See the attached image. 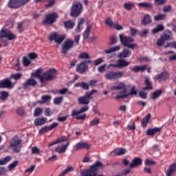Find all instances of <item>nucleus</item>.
Wrapping results in <instances>:
<instances>
[{
    "label": "nucleus",
    "instance_id": "nucleus-1",
    "mask_svg": "<svg viewBox=\"0 0 176 176\" xmlns=\"http://www.w3.org/2000/svg\"><path fill=\"white\" fill-rule=\"evenodd\" d=\"M80 39V35L75 36L74 41L71 39H67L65 41L63 44L61 45V54H63V56H66V54H68V52L71 50L74 47V45H76V46H78L79 45V40Z\"/></svg>",
    "mask_w": 176,
    "mask_h": 176
},
{
    "label": "nucleus",
    "instance_id": "nucleus-2",
    "mask_svg": "<svg viewBox=\"0 0 176 176\" xmlns=\"http://www.w3.org/2000/svg\"><path fill=\"white\" fill-rule=\"evenodd\" d=\"M120 41L123 46L134 50L137 47V44L131 43L134 42V38L131 36H126L123 34H119Z\"/></svg>",
    "mask_w": 176,
    "mask_h": 176
},
{
    "label": "nucleus",
    "instance_id": "nucleus-3",
    "mask_svg": "<svg viewBox=\"0 0 176 176\" xmlns=\"http://www.w3.org/2000/svg\"><path fill=\"white\" fill-rule=\"evenodd\" d=\"M87 111H89V106H85L81 107L79 110H72L71 115L77 120H85L86 119V113H82Z\"/></svg>",
    "mask_w": 176,
    "mask_h": 176
},
{
    "label": "nucleus",
    "instance_id": "nucleus-4",
    "mask_svg": "<svg viewBox=\"0 0 176 176\" xmlns=\"http://www.w3.org/2000/svg\"><path fill=\"white\" fill-rule=\"evenodd\" d=\"M97 93V90L92 89L89 93H85V96L78 98V102L80 105H87L90 104V100H93V94Z\"/></svg>",
    "mask_w": 176,
    "mask_h": 176
},
{
    "label": "nucleus",
    "instance_id": "nucleus-5",
    "mask_svg": "<svg viewBox=\"0 0 176 176\" xmlns=\"http://www.w3.org/2000/svg\"><path fill=\"white\" fill-rule=\"evenodd\" d=\"M23 140L17 139V138L14 137L11 140V142L10 144L9 148H11L15 153H20L21 151V148H23Z\"/></svg>",
    "mask_w": 176,
    "mask_h": 176
},
{
    "label": "nucleus",
    "instance_id": "nucleus-6",
    "mask_svg": "<svg viewBox=\"0 0 176 176\" xmlns=\"http://www.w3.org/2000/svg\"><path fill=\"white\" fill-rule=\"evenodd\" d=\"M82 9H83V6L79 1L73 3L70 10L71 17H78L82 13Z\"/></svg>",
    "mask_w": 176,
    "mask_h": 176
},
{
    "label": "nucleus",
    "instance_id": "nucleus-7",
    "mask_svg": "<svg viewBox=\"0 0 176 176\" xmlns=\"http://www.w3.org/2000/svg\"><path fill=\"white\" fill-rule=\"evenodd\" d=\"M89 64L93 65V60L89 59L77 64L76 67V72H78V74H85L86 71L89 69Z\"/></svg>",
    "mask_w": 176,
    "mask_h": 176
},
{
    "label": "nucleus",
    "instance_id": "nucleus-8",
    "mask_svg": "<svg viewBox=\"0 0 176 176\" xmlns=\"http://www.w3.org/2000/svg\"><path fill=\"white\" fill-rule=\"evenodd\" d=\"M58 19V14L56 12H51L45 16V19L43 20V25H53Z\"/></svg>",
    "mask_w": 176,
    "mask_h": 176
},
{
    "label": "nucleus",
    "instance_id": "nucleus-9",
    "mask_svg": "<svg viewBox=\"0 0 176 176\" xmlns=\"http://www.w3.org/2000/svg\"><path fill=\"white\" fill-rule=\"evenodd\" d=\"M124 76V72L123 71H118V72L110 71V72H107L105 74L104 78H106L107 80H116L118 79H120V78H123Z\"/></svg>",
    "mask_w": 176,
    "mask_h": 176
},
{
    "label": "nucleus",
    "instance_id": "nucleus-10",
    "mask_svg": "<svg viewBox=\"0 0 176 176\" xmlns=\"http://www.w3.org/2000/svg\"><path fill=\"white\" fill-rule=\"evenodd\" d=\"M31 0H10L8 3V8L10 9H19L21 6H24Z\"/></svg>",
    "mask_w": 176,
    "mask_h": 176
},
{
    "label": "nucleus",
    "instance_id": "nucleus-11",
    "mask_svg": "<svg viewBox=\"0 0 176 176\" xmlns=\"http://www.w3.org/2000/svg\"><path fill=\"white\" fill-rule=\"evenodd\" d=\"M171 36H173V33H171L170 30H167L160 38L157 40V46H164V43H166V41H171Z\"/></svg>",
    "mask_w": 176,
    "mask_h": 176
},
{
    "label": "nucleus",
    "instance_id": "nucleus-12",
    "mask_svg": "<svg viewBox=\"0 0 176 176\" xmlns=\"http://www.w3.org/2000/svg\"><path fill=\"white\" fill-rule=\"evenodd\" d=\"M56 78H57V70H56V69H50L44 73L43 83H45L46 80H53L56 79Z\"/></svg>",
    "mask_w": 176,
    "mask_h": 176
},
{
    "label": "nucleus",
    "instance_id": "nucleus-13",
    "mask_svg": "<svg viewBox=\"0 0 176 176\" xmlns=\"http://www.w3.org/2000/svg\"><path fill=\"white\" fill-rule=\"evenodd\" d=\"M65 39V36L60 35L57 34L56 32H53L50 34L49 40L52 42L54 41L58 45H61L63 41Z\"/></svg>",
    "mask_w": 176,
    "mask_h": 176
},
{
    "label": "nucleus",
    "instance_id": "nucleus-14",
    "mask_svg": "<svg viewBox=\"0 0 176 176\" xmlns=\"http://www.w3.org/2000/svg\"><path fill=\"white\" fill-rule=\"evenodd\" d=\"M2 38H6L8 41H13V39H16V35L9 30H1L0 32V39Z\"/></svg>",
    "mask_w": 176,
    "mask_h": 176
},
{
    "label": "nucleus",
    "instance_id": "nucleus-15",
    "mask_svg": "<svg viewBox=\"0 0 176 176\" xmlns=\"http://www.w3.org/2000/svg\"><path fill=\"white\" fill-rule=\"evenodd\" d=\"M130 65V62H127L124 59H120L117 60L116 64H110L109 67H113V68H124L126 67H129Z\"/></svg>",
    "mask_w": 176,
    "mask_h": 176
},
{
    "label": "nucleus",
    "instance_id": "nucleus-16",
    "mask_svg": "<svg viewBox=\"0 0 176 176\" xmlns=\"http://www.w3.org/2000/svg\"><path fill=\"white\" fill-rule=\"evenodd\" d=\"M13 88V84L9 78H6L3 80H0V89H12Z\"/></svg>",
    "mask_w": 176,
    "mask_h": 176
},
{
    "label": "nucleus",
    "instance_id": "nucleus-17",
    "mask_svg": "<svg viewBox=\"0 0 176 176\" xmlns=\"http://www.w3.org/2000/svg\"><path fill=\"white\" fill-rule=\"evenodd\" d=\"M38 85V82H36L34 78H28L23 84V87L25 90H27L28 87H35Z\"/></svg>",
    "mask_w": 176,
    "mask_h": 176
},
{
    "label": "nucleus",
    "instance_id": "nucleus-18",
    "mask_svg": "<svg viewBox=\"0 0 176 176\" xmlns=\"http://www.w3.org/2000/svg\"><path fill=\"white\" fill-rule=\"evenodd\" d=\"M142 166V159L141 157H136L133 159L132 162L129 164V168H135V167H140Z\"/></svg>",
    "mask_w": 176,
    "mask_h": 176
},
{
    "label": "nucleus",
    "instance_id": "nucleus-19",
    "mask_svg": "<svg viewBox=\"0 0 176 176\" xmlns=\"http://www.w3.org/2000/svg\"><path fill=\"white\" fill-rule=\"evenodd\" d=\"M168 78H170V74L167 72H163L160 74L155 76L154 79H155V80H159V82H164V80H167Z\"/></svg>",
    "mask_w": 176,
    "mask_h": 176
},
{
    "label": "nucleus",
    "instance_id": "nucleus-20",
    "mask_svg": "<svg viewBox=\"0 0 176 176\" xmlns=\"http://www.w3.org/2000/svg\"><path fill=\"white\" fill-rule=\"evenodd\" d=\"M131 56V51L124 49L122 52L118 53V57L120 58V60H123V58H127V57H130Z\"/></svg>",
    "mask_w": 176,
    "mask_h": 176
},
{
    "label": "nucleus",
    "instance_id": "nucleus-21",
    "mask_svg": "<svg viewBox=\"0 0 176 176\" xmlns=\"http://www.w3.org/2000/svg\"><path fill=\"white\" fill-rule=\"evenodd\" d=\"M146 70V65L135 66L131 69V71H132V72H135V74H138V72H144Z\"/></svg>",
    "mask_w": 176,
    "mask_h": 176
},
{
    "label": "nucleus",
    "instance_id": "nucleus-22",
    "mask_svg": "<svg viewBox=\"0 0 176 176\" xmlns=\"http://www.w3.org/2000/svg\"><path fill=\"white\" fill-rule=\"evenodd\" d=\"M42 71H43V69L39 68L36 70V72H33L32 74V76H34L35 78H37L38 79H39L41 83H43V78H44V74H43V76L41 75V74L42 73Z\"/></svg>",
    "mask_w": 176,
    "mask_h": 176
},
{
    "label": "nucleus",
    "instance_id": "nucleus-23",
    "mask_svg": "<svg viewBox=\"0 0 176 176\" xmlns=\"http://www.w3.org/2000/svg\"><path fill=\"white\" fill-rule=\"evenodd\" d=\"M90 148V145L86 142H79L77 143L75 146L74 149L75 151H79V149H89Z\"/></svg>",
    "mask_w": 176,
    "mask_h": 176
},
{
    "label": "nucleus",
    "instance_id": "nucleus-24",
    "mask_svg": "<svg viewBox=\"0 0 176 176\" xmlns=\"http://www.w3.org/2000/svg\"><path fill=\"white\" fill-rule=\"evenodd\" d=\"M176 171V163L170 164L166 171V176H173Z\"/></svg>",
    "mask_w": 176,
    "mask_h": 176
},
{
    "label": "nucleus",
    "instance_id": "nucleus-25",
    "mask_svg": "<svg viewBox=\"0 0 176 176\" xmlns=\"http://www.w3.org/2000/svg\"><path fill=\"white\" fill-rule=\"evenodd\" d=\"M68 145H69V142H67L66 144H62L61 146H58L55 148L54 151L57 153H65V151H67V148H68Z\"/></svg>",
    "mask_w": 176,
    "mask_h": 176
},
{
    "label": "nucleus",
    "instance_id": "nucleus-26",
    "mask_svg": "<svg viewBox=\"0 0 176 176\" xmlns=\"http://www.w3.org/2000/svg\"><path fill=\"white\" fill-rule=\"evenodd\" d=\"M162 131V128H153L150 129L146 131L147 135H150L151 137H153L156 133H160Z\"/></svg>",
    "mask_w": 176,
    "mask_h": 176
},
{
    "label": "nucleus",
    "instance_id": "nucleus-27",
    "mask_svg": "<svg viewBox=\"0 0 176 176\" xmlns=\"http://www.w3.org/2000/svg\"><path fill=\"white\" fill-rule=\"evenodd\" d=\"M67 141V138L65 136H63L61 138H59L56 139L55 141L52 142L48 145V148H50V146H53V145H57V144H61L62 142H65Z\"/></svg>",
    "mask_w": 176,
    "mask_h": 176
},
{
    "label": "nucleus",
    "instance_id": "nucleus-28",
    "mask_svg": "<svg viewBox=\"0 0 176 176\" xmlns=\"http://www.w3.org/2000/svg\"><path fill=\"white\" fill-rule=\"evenodd\" d=\"M142 25H148L152 23V19H151V16L149 14H145L141 21Z\"/></svg>",
    "mask_w": 176,
    "mask_h": 176
},
{
    "label": "nucleus",
    "instance_id": "nucleus-29",
    "mask_svg": "<svg viewBox=\"0 0 176 176\" xmlns=\"http://www.w3.org/2000/svg\"><path fill=\"white\" fill-rule=\"evenodd\" d=\"M144 83L146 87L143 88V90H152L153 89L152 82H151V80H149V77H145Z\"/></svg>",
    "mask_w": 176,
    "mask_h": 176
},
{
    "label": "nucleus",
    "instance_id": "nucleus-30",
    "mask_svg": "<svg viewBox=\"0 0 176 176\" xmlns=\"http://www.w3.org/2000/svg\"><path fill=\"white\" fill-rule=\"evenodd\" d=\"M63 25L67 30H72V28L75 27V23L72 22L71 20H68L63 23Z\"/></svg>",
    "mask_w": 176,
    "mask_h": 176
},
{
    "label": "nucleus",
    "instance_id": "nucleus-31",
    "mask_svg": "<svg viewBox=\"0 0 176 176\" xmlns=\"http://www.w3.org/2000/svg\"><path fill=\"white\" fill-rule=\"evenodd\" d=\"M52 100V96L50 95H44L41 96V100H37V104H45L47 102V101H50Z\"/></svg>",
    "mask_w": 176,
    "mask_h": 176
},
{
    "label": "nucleus",
    "instance_id": "nucleus-32",
    "mask_svg": "<svg viewBox=\"0 0 176 176\" xmlns=\"http://www.w3.org/2000/svg\"><path fill=\"white\" fill-rule=\"evenodd\" d=\"M91 27H93L92 24L87 26V28L83 33L84 39H89V36H90V31H91Z\"/></svg>",
    "mask_w": 176,
    "mask_h": 176
},
{
    "label": "nucleus",
    "instance_id": "nucleus-33",
    "mask_svg": "<svg viewBox=\"0 0 176 176\" xmlns=\"http://www.w3.org/2000/svg\"><path fill=\"white\" fill-rule=\"evenodd\" d=\"M162 93H163V90L162 89H157L155 91L151 94V100H156V98H157L158 97H160V96L162 95Z\"/></svg>",
    "mask_w": 176,
    "mask_h": 176
},
{
    "label": "nucleus",
    "instance_id": "nucleus-34",
    "mask_svg": "<svg viewBox=\"0 0 176 176\" xmlns=\"http://www.w3.org/2000/svg\"><path fill=\"white\" fill-rule=\"evenodd\" d=\"M149 119H151V113L146 116L142 120V126L144 129L146 128V126H148V124L149 123Z\"/></svg>",
    "mask_w": 176,
    "mask_h": 176
},
{
    "label": "nucleus",
    "instance_id": "nucleus-35",
    "mask_svg": "<svg viewBox=\"0 0 176 176\" xmlns=\"http://www.w3.org/2000/svg\"><path fill=\"white\" fill-rule=\"evenodd\" d=\"M138 6L139 8H144L145 9H152L153 8V5L148 2L138 3Z\"/></svg>",
    "mask_w": 176,
    "mask_h": 176
},
{
    "label": "nucleus",
    "instance_id": "nucleus-36",
    "mask_svg": "<svg viewBox=\"0 0 176 176\" xmlns=\"http://www.w3.org/2000/svg\"><path fill=\"white\" fill-rule=\"evenodd\" d=\"M46 118H36L34 120V124L35 126H42L46 123Z\"/></svg>",
    "mask_w": 176,
    "mask_h": 176
},
{
    "label": "nucleus",
    "instance_id": "nucleus-37",
    "mask_svg": "<svg viewBox=\"0 0 176 176\" xmlns=\"http://www.w3.org/2000/svg\"><path fill=\"white\" fill-rule=\"evenodd\" d=\"M113 152L115 153L116 156H122L126 153V148H116Z\"/></svg>",
    "mask_w": 176,
    "mask_h": 176
},
{
    "label": "nucleus",
    "instance_id": "nucleus-38",
    "mask_svg": "<svg viewBox=\"0 0 176 176\" xmlns=\"http://www.w3.org/2000/svg\"><path fill=\"white\" fill-rule=\"evenodd\" d=\"M127 88H124V89L120 92V95L117 96L116 98V100H120V98H127V97L122 98L124 96H127Z\"/></svg>",
    "mask_w": 176,
    "mask_h": 176
},
{
    "label": "nucleus",
    "instance_id": "nucleus-39",
    "mask_svg": "<svg viewBox=\"0 0 176 176\" xmlns=\"http://www.w3.org/2000/svg\"><path fill=\"white\" fill-rule=\"evenodd\" d=\"M9 97V93L6 91H2L0 92V100L1 101H6V99Z\"/></svg>",
    "mask_w": 176,
    "mask_h": 176
},
{
    "label": "nucleus",
    "instance_id": "nucleus-40",
    "mask_svg": "<svg viewBox=\"0 0 176 176\" xmlns=\"http://www.w3.org/2000/svg\"><path fill=\"white\" fill-rule=\"evenodd\" d=\"M118 50H120V46H116L113 48H110L109 50H106L104 51V53L106 54H110V53H113L115 52H118Z\"/></svg>",
    "mask_w": 176,
    "mask_h": 176
},
{
    "label": "nucleus",
    "instance_id": "nucleus-41",
    "mask_svg": "<svg viewBox=\"0 0 176 176\" xmlns=\"http://www.w3.org/2000/svg\"><path fill=\"white\" fill-rule=\"evenodd\" d=\"M163 30H164V26H163V25H157L152 30V32L153 34H157V32H160L163 31Z\"/></svg>",
    "mask_w": 176,
    "mask_h": 176
},
{
    "label": "nucleus",
    "instance_id": "nucleus-42",
    "mask_svg": "<svg viewBox=\"0 0 176 176\" xmlns=\"http://www.w3.org/2000/svg\"><path fill=\"white\" fill-rule=\"evenodd\" d=\"M166 14H158L154 16V20L155 21H160V20H166Z\"/></svg>",
    "mask_w": 176,
    "mask_h": 176
},
{
    "label": "nucleus",
    "instance_id": "nucleus-43",
    "mask_svg": "<svg viewBox=\"0 0 176 176\" xmlns=\"http://www.w3.org/2000/svg\"><path fill=\"white\" fill-rule=\"evenodd\" d=\"M122 90L126 89V85L123 82H120L116 87H112L111 90Z\"/></svg>",
    "mask_w": 176,
    "mask_h": 176
},
{
    "label": "nucleus",
    "instance_id": "nucleus-44",
    "mask_svg": "<svg viewBox=\"0 0 176 176\" xmlns=\"http://www.w3.org/2000/svg\"><path fill=\"white\" fill-rule=\"evenodd\" d=\"M10 160H12V157L10 156H6L3 159H1L0 166H5V164H6V163H8V162H10Z\"/></svg>",
    "mask_w": 176,
    "mask_h": 176
},
{
    "label": "nucleus",
    "instance_id": "nucleus-45",
    "mask_svg": "<svg viewBox=\"0 0 176 176\" xmlns=\"http://www.w3.org/2000/svg\"><path fill=\"white\" fill-rule=\"evenodd\" d=\"M129 96H137V90H135V86L132 87L131 91L128 93L127 95H124V96L121 97H129Z\"/></svg>",
    "mask_w": 176,
    "mask_h": 176
},
{
    "label": "nucleus",
    "instance_id": "nucleus-46",
    "mask_svg": "<svg viewBox=\"0 0 176 176\" xmlns=\"http://www.w3.org/2000/svg\"><path fill=\"white\" fill-rule=\"evenodd\" d=\"M100 124V118L96 117L94 120H92L90 122H89V126L90 127L93 126H97Z\"/></svg>",
    "mask_w": 176,
    "mask_h": 176
},
{
    "label": "nucleus",
    "instance_id": "nucleus-47",
    "mask_svg": "<svg viewBox=\"0 0 176 176\" xmlns=\"http://www.w3.org/2000/svg\"><path fill=\"white\" fill-rule=\"evenodd\" d=\"M22 63L24 67H28V65L31 64V60H30V58L28 59V58L25 56H23L22 58Z\"/></svg>",
    "mask_w": 176,
    "mask_h": 176
},
{
    "label": "nucleus",
    "instance_id": "nucleus-48",
    "mask_svg": "<svg viewBox=\"0 0 176 176\" xmlns=\"http://www.w3.org/2000/svg\"><path fill=\"white\" fill-rule=\"evenodd\" d=\"M69 171H74V168L72 166H67V168H65L62 173H60L58 176H64L67 173H69Z\"/></svg>",
    "mask_w": 176,
    "mask_h": 176
},
{
    "label": "nucleus",
    "instance_id": "nucleus-49",
    "mask_svg": "<svg viewBox=\"0 0 176 176\" xmlns=\"http://www.w3.org/2000/svg\"><path fill=\"white\" fill-rule=\"evenodd\" d=\"M19 164V161L15 160L12 163H11L10 165H8V168L9 171H12L13 168H14L17 165Z\"/></svg>",
    "mask_w": 176,
    "mask_h": 176
},
{
    "label": "nucleus",
    "instance_id": "nucleus-50",
    "mask_svg": "<svg viewBox=\"0 0 176 176\" xmlns=\"http://www.w3.org/2000/svg\"><path fill=\"white\" fill-rule=\"evenodd\" d=\"M79 58L81 60H89L90 59V55L87 52H82L79 55Z\"/></svg>",
    "mask_w": 176,
    "mask_h": 176
},
{
    "label": "nucleus",
    "instance_id": "nucleus-51",
    "mask_svg": "<svg viewBox=\"0 0 176 176\" xmlns=\"http://www.w3.org/2000/svg\"><path fill=\"white\" fill-rule=\"evenodd\" d=\"M106 68H107V64H103V65H99L98 67V71L100 74H104V72H105V71H107Z\"/></svg>",
    "mask_w": 176,
    "mask_h": 176
},
{
    "label": "nucleus",
    "instance_id": "nucleus-52",
    "mask_svg": "<svg viewBox=\"0 0 176 176\" xmlns=\"http://www.w3.org/2000/svg\"><path fill=\"white\" fill-rule=\"evenodd\" d=\"M104 23L108 27H113L115 25V23H113V21L111 18L106 19Z\"/></svg>",
    "mask_w": 176,
    "mask_h": 176
},
{
    "label": "nucleus",
    "instance_id": "nucleus-53",
    "mask_svg": "<svg viewBox=\"0 0 176 176\" xmlns=\"http://www.w3.org/2000/svg\"><path fill=\"white\" fill-rule=\"evenodd\" d=\"M42 112H43L42 109L41 107H37L35 109L34 113L33 115L34 117L41 116V115H42Z\"/></svg>",
    "mask_w": 176,
    "mask_h": 176
},
{
    "label": "nucleus",
    "instance_id": "nucleus-54",
    "mask_svg": "<svg viewBox=\"0 0 176 176\" xmlns=\"http://www.w3.org/2000/svg\"><path fill=\"white\" fill-rule=\"evenodd\" d=\"M171 10H173V7L170 5L165 6L162 8V12H164V13H170Z\"/></svg>",
    "mask_w": 176,
    "mask_h": 176
},
{
    "label": "nucleus",
    "instance_id": "nucleus-55",
    "mask_svg": "<svg viewBox=\"0 0 176 176\" xmlns=\"http://www.w3.org/2000/svg\"><path fill=\"white\" fill-rule=\"evenodd\" d=\"M47 131H50V130L49 129V126H45L39 129L38 133L40 135H42V134H45V133H47Z\"/></svg>",
    "mask_w": 176,
    "mask_h": 176
},
{
    "label": "nucleus",
    "instance_id": "nucleus-56",
    "mask_svg": "<svg viewBox=\"0 0 176 176\" xmlns=\"http://www.w3.org/2000/svg\"><path fill=\"white\" fill-rule=\"evenodd\" d=\"M156 164V162L149 158L146 159L144 161L145 166H153V164Z\"/></svg>",
    "mask_w": 176,
    "mask_h": 176
},
{
    "label": "nucleus",
    "instance_id": "nucleus-57",
    "mask_svg": "<svg viewBox=\"0 0 176 176\" xmlns=\"http://www.w3.org/2000/svg\"><path fill=\"white\" fill-rule=\"evenodd\" d=\"M148 29H144L140 33V36H141V38H146V36H148Z\"/></svg>",
    "mask_w": 176,
    "mask_h": 176
},
{
    "label": "nucleus",
    "instance_id": "nucleus-58",
    "mask_svg": "<svg viewBox=\"0 0 176 176\" xmlns=\"http://www.w3.org/2000/svg\"><path fill=\"white\" fill-rule=\"evenodd\" d=\"M24 21H21V23H18L17 25V30L19 31V32L20 34H21V32H23V31H24V28L23 27V24Z\"/></svg>",
    "mask_w": 176,
    "mask_h": 176
},
{
    "label": "nucleus",
    "instance_id": "nucleus-59",
    "mask_svg": "<svg viewBox=\"0 0 176 176\" xmlns=\"http://www.w3.org/2000/svg\"><path fill=\"white\" fill-rule=\"evenodd\" d=\"M102 63H104V60L102 58H99L95 60L94 62L92 61V64H94L96 67H97V65H100V64Z\"/></svg>",
    "mask_w": 176,
    "mask_h": 176
},
{
    "label": "nucleus",
    "instance_id": "nucleus-60",
    "mask_svg": "<svg viewBox=\"0 0 176 176\" xmlns=\"http://www.w3.org/2000/svg\"><path fill=\"white\" fill-rule=\"evenodd\" d=\"M28 58L31 61V60H35V58H38V54L32 52L28 55Z\"/></svg>",
    "mask_w": 176,
    "mask_h": 176
},
{
    "label": "nucleus",
    "instance_id": "nucleus-61",
    "mask_svg": "<svg viewBox=\"0 0 176 176\" xmlns=\"http://www.w3.org/2000/svg\"><path fill=\"white\" fill-rule=\"evenodd\" d=\"M16 113L19 116H24V108L18 107L17 109H16Z\"/></svg>",
    "mask_w": 176,
    "mask_h": 176
},
{
    "label": "nucleus",
    "instance_id": "nucleus-62",
    "mask_svg": "<svg viewBox=\"0 0 176 176\" xmlns=\"http://www.w3.org/2000/svg\"><path fill=\"white\" fill-rule=\"evenodd\" d=\"M118 42V38H116V36H111L110 37V43L109 45H115Z\"/></svg>",
    "mask_w": 176,
    "mask_h": 176
},
{
    "label": "nucleus",
    "instance_id": "nucleus-63",
    "mask_svg": "<svg viewBox=\"0 0 176 176\" xmlns=\"http://www.w3.org/2000/svg\"><path fill=\"white\" fill-rule=\"evenodd\" d=\"M165 49H167V47H173L174 49H176V42L174 41L173 43H167L164 46Z\"/></svg>",
    "mask_w": 176,
    "mask_h": 176
},
{
    "label": "nucleus",
    "instance_id": "nucleus-64",
    "mask_svg": "<svg viewBox=\"0 0 176 176\" xmlns=\"http://www.w3.org/2000/svg\"><path fill=\"white\" fill-rule=\"evenodd\" d=\"M61 102H63V97H58L54 100V104L56 105H58L59 104H61Z\"/></svg>",
    "mask_w": 176,
    "mask_h": 176
}]
</instances>
